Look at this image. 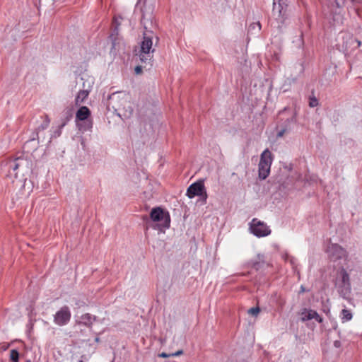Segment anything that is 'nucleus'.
<instances>
[{
    "label": "nucleus",
    "instance_id": "nucleus-1",
    "mask_svg": "<svg viewBox=\"0 0 362 362\" xmlns=\"http://www.w3.org/2000/svg\"><path fill=\"white\" fill-rule=\"evenodd\" d=\"M141 24L143 25L144 31L143 33V39L140 43V50L139 54V60L142 64L152 65L153 53L155 49L153 48V40H155V46L159 42V37L152 31L148 29L147 21L152 23L153 15L151 7L147 8L146 5L141 9Z\"/></svg>",
    "mask_w": 362,
    "mask_h": 362
},
{
    "label": "nucleus",
    "instance_id": "nucleus-2",
    "mask_svg": "<svg viewBox=\"0 0 362 362\" xmlns=\"http://www.w3.org/2000/svg\"><path fill=\"white\" fill-rule=\"evenodd\" d=\"M146 230L149 228L164 232L170 226V216L169 212L161 206L153 207L149 216L143 215L141 217Z\"/></svg>",
    "mask_w": 362,
    "mask_h": 362
},
{
    "label": "nucleus",
    "instance_id": "nucleus-3",
    "mask_svg": "<svg viewBox=\"0 0 362 362\" xmlns=\"http://www.w3.org/2000/svg\"><path fill=\"white\" fill-rule=\"evenodd\" d=\"M107 107H112L115 110L124 111V116L129 117L133 113V107L125 98H120V93L109 95L107 102Z\"/></svg>",
    "mask_w": 362,
    "mask_h": 362
},
{
    "label": "nucleus",
    "instance_id": "nucleus-4",
    "mask_svg": "<svg viewBox=\"0 0 362 362\" xmlns=\"http://www.w3.org/2000/svg\"><path fill=\"white\" fill-rule=\"evenodd\" d=\"M76 123L79 131H90L93 127L91 111L87 106L80 107L76 112Z\"/></svg>",
    "mask_w": 362,
    "mask_h": 362
},
{
    "label": "nucleus",
    "instance_id": "nucleus-5",
    "mask_svg": "<svg viewBox=\"0 0 362 362\" xmlns=\"http://www.w3.org/2000/svg\"><path fill=\"white\" fill-rule=\"evenodd\" d=\"M335 286L339 294H349L351 292L349 274L343 267L337 272Z\"/></svg>",
    "mask_w": 362,
    "mask_h": 362
},
{
    "label": "nucleus",
    "instance_id": "nucleus-6",
    "mask_svg": "<svg viewBox=\"0 0 362 362\" xmlns=\"http://www.w3.org/2000/svg\"><path fill=\"white\" fill-rule=\"evenodd\" d=\"M296 122L297 119L296 112L286 118H280L275 127L276 137L280 138L284 136L285 134L290 133Z\"/></svg>",
    "mask_w": 362,
    "mask_h": 362
},
{
    "label": "nucleus",
    "instance_id": "nucleus-7",
    "mask_svg": "<svg viewBox=\"0 0 362 362\" xmlns=\"http://www.w3.org/2000/svg\"><path fill=\"white\" fill-rule=\"evenodd\" d=\"M272 161V153L269 149H265L260 156L258 164V176L260 180H264L268 177Z\"/></svg>",
    "mask_w": 362,
    "mask_h": 362
},
{
    "label": "nucleus",
    "instance_id": "nucleus-8",
    "mask_svg": "<svg viewBox=\"0 0 362 362\" xmlns=\"http://www.w3.org/2000/svg\"><path fill=\"white\" fill-rule=\"evenodd\" d=\"M186 195L190 199L198 196L204 203H206L207 193L204 186V180H199L190 185L187 189Z\"/></svg>",
    "mask_w": 362,
    "mask_h": 362
},
{
    "label": "nucleus",
    "instance_id": "nucleus-9",
    "mask_svg": "<svg viewBox=\"0 0 362 362\" xmlns=\"http://www.w3.org/2000/svg\"><path fill=\"white\" fill-rule=\"evenodd\" d=\"M326 252L329 259L333 262H337L341 259L346 260L347 257L346 250L337 243H332L328 245Z\"/></svg>",
    "mask_w": 362,
    "mask_h": 362
},
{
    "label": "nucleus",
    "instance_id": "nucleus-10",
    "mask_svg": "<svg viewBox=\"0 0 362 362\" xmlns=\"http://www.w3.org/2000/svg\"><path fill=\"white\" fill-rule=\"evenodd\" d=\"M28 160L23 157H18L14 159H9L6 162L8 168V173L11 175V170L13 172L15 177H18V173H23L25 168H28Z\"/></svg>",
    "mask_w": 362,
    "mask_h": 362
},
{
    "label": "nucleus",
    "instance_id": "nucleus-11",
    "mask_svg": "<svg viewBox=\"0 0 362 362\" xmlns=\"http://www.w3.org/2000/svg\"><path fill=\"white\" fill-rule=\"evenodd\" d=\"M250 231L258 238L267 236L272 232L269 227L264 222L258 220L257 218H254L250 223Z\"/></svg>",
    "mask_w": 362,
    "mask_h": 362
},
{
    "label": "nucleus",
    "instance_id": "nucleus-12",
    "mask_svg": "<svg viewBox=\"0 0 362 362\" xmlns=\"http://www.w3.org/2000/svg\"><path fill=\"white\" fill-rule=\"evenodd\" d=\"M288 1L287 0H274L273 2V15L276 16V19L284 23L285 19L288 17Z\"/></svg>",
    "mask_w": 362,
    "mask_h": 362
},
{
    "label": "nucleus",
    "instance_id": "nucleus-13",
    "mask_svg": "<svg viewBox=\"0 0 362 362\" xmlns=\"http://www.w3.org/2000/svg\"><path fill=\"white\" fill-rule=\"evenodd\" d=\"M298 315L299 320L303 322L310 321L311 320H315L318 323L323 322V318L315 310L310 308H302L298 313Z\"/></svg>",
    "mask_w": 362,
    "mask_h": 362
},
{
    "label": "nucleus",
    "instance_id": "nucleus-14",
    "mask_svg": "<svg viewBox=\"0 0 362 362\" xmlns=\"http://www.w3.org/2000/svg\"><path fill=\"white\" fill-rule=\"evenodd\" d=\"M71 316V314L69 307L64 305L54 315V322L59 326H64L70 321Z\"/></svg>",
    "mask_w": 362,
    "mask_h": 362
},
{
    "label": "nucleus",
    "instance_id": "nucleus-15",
    "mask_svg": "<svg viewBox=\"0 0 362 362\" xmlns=\"http://www.w3.org/2000/svg\"><path fill=\"white\" fill-rule=\"evenodd\" d=\"M269 266V264L266 262L264 255L262 254H258L255 259H250L244 264L245 268L253 269L256 272L263 269L266 267Z\"/></svg>",
    "mask_w": 362,
    "mask_h": 362
},
{
    "label": "nucleus",
    "instance_id": "nucleus-16",
    "mask_svg": "<svg viewBox=\"0 0 362 362\" xmlns=\"http://www.w3.org/2000/svg\"><path fill=\"white\" fill-rule=\"evenodd\" d=\"M74 115V107H68L62 113L60 128H63Z\"/></svg>",
    "mask_w": 362,
    "mask_h": 362
},
{
    "label": "nucleus",
    "instance_id": "nucleus-17",
    "mask_svg": "<svg viewBox=\"0 0 362 362\" xmlns=\"http://www.w3.org/2000/svg\"><path fill=\"white\" fill-rule=\"evenodd\" d=\"M97 319L96 316H92L89 313H86L81 315V320L76 321L77 325H83L89 328L92 327L93 322Z\"/></svg>",
    "mask_w": 362,
    "mask_h": 362
},
{
    "label": "nucleus",
    "instance_id": "nucleus-18",
    "mask_svg": "<svg viewBox=\"0 0 362 362\" xmlns=\"http://www.w3.org/2000/svg\"><path fill=\"white\" fill-rule=\"evenodd\" d=\"M119 25L120 23L118 22L116 18H114L112 23L111 32L109 36V39L121 37L119 34Z\"/></svg>",
    "mask_w": 362,
    "mask_h": 362
},
{
    "label": "nucleus",
    "instance_id": "nucleus-19",
    "mask_svg": "<svg viewBox=\"0 0 362 362\" xmlns=\"http://www.w3.org/2000/svg\"><path fill=\"white\" fill-rule=\"evenodd\" d=\"M89 95V90H81L76 98H75V104L76 105H78L80 103H82L84 102V100L88 98Z\"/></svg>",
    "mask_w": 362,
    "mask_h": 362
},
{
    "label": "nucleus",
    "instance_id": "nucleus-20",
    "mask_svg": "<svg viewBox=\"0 0 362 362\" xmlns=\"http://www.w3.org/2000/svg\"><path fill=\"white\" fill-rule=\"evenodd\" d=\"M348 40L350 45L348 46V45H346V49L351 48V46H353V47H351L352 49H356L359 47L361 45V42L358 39L354 37L352 35H348ZM346 44H348V42H346Z\"/></svg>",
    "mask_w": 362,
    "mask_h": 362
},
{
    "label": "nucleus",
    "instance_id": "nucleus-21",
    "mask_svg": "<svg viewBox=\"0 0 362 362\" xmlns=\"http://www.w3.org/2000/svg\"><path fill=\"white\" fill-rule=\"evenodd\" d=\"M111 41L112 47L110 49L111 52H116L119 49L122 37L119 38H110Z\"/></svg>",
    "mask_w": 362,
    "mask_h": 362
},
{
    "label": "nucleus",
    "instance_id": "nucleus-22",
    "mask_svg": "<svg viewBox=\"0 0 362 362\" xmlns=\"http://www.w3.org/2000/svg\"><path fill=\"white\" fill-rule=\"evenodd\" d=\"M309 106L310 107H317L319 105L318 99L315 95V90H312L311 95L309 96Z\"/></svg>",
    "mask_w": 362,
    "mask_h": 362
},
{
    "label": "nucleus",
    "instance_id": "nucleus-23",
    "mask_svg": "<svg viewBox=\"0 0 362 362\" xmlns=\"http://www.w3.org/2000/svg\"><path fill=\"white\" fill-rule=\"evenodd\" d=\"M19 352L16 349H12L10 351V360L12 362H19Z\"/></svg>",
    "mask_w": 362,
    "mask_h": 362
},
{
    "label": "nucleus",
    "instance_id": "nucleus-24",
    "mask_svg": "<svg viewBox=\"0 0 362 362\" xmlns=\"http://www.w3.org/2000/svg\"><path fill=\"white\" fill-rule=\"evenodd\" d=\"M341 318L344 320L348 321L350 320L352 318V314L351 312L346 309H343L341 310Z\"/></svg>",
    "mask_w": 362,
    "mask_h": 362
},
{
    "label": "nucleus",
    "instance_id": "nucleus-25",
    "mask_svg": "<svg viewBox=\"0 0 362 362\" xmlns=\"http://www.w3.org/2000/svg\"><path fill=\"white\" fill-rule=\"evenodd\" d=\"M349 0H334L336 6L339 8H343L346 6V4ZM353 4L355 3L356 0H349Z\"/></svg>",
    "mask_w": 362,
    "mask_h": 362
},
{
    "label": "nucleus",
    "instance_id": "nucleus-26",
    "mask_svg": "<svg viewBox=\"0 0 362 362\" xmlns=\"http://www.w3.org/2000/svg\"><path fill=\"white\" fill-rule=\"evenodd\" d=\"M259 312H260V308H259V306L251 308L247 311L248 314H250L252 316H255V317H257L258 315V314L259 313Z\"/></svg>",
    "mask_w": 362,
    "mask_h": 362
},
{
    "label": "nucleus",
    "instance_id": "nucleus-27",
    "mask_svg": "<svg viewBox=\"0 0 362 362\" xmlns=\"http://www.w3.org/2000/svg\"><path fill=\"white\" fill-rule=\"evenodd\" d=\"M38 139H39V132L35 129V130L30 135V139L28 141V142L33 141L35 140H38Z\"/></svg>",
    "mask_w": 362,
    "mask_h": 362
},
{
    "label": "nucleus",
    "instance_id": "nucleus-28",
    "mask_svg": "<svg viewBox=\"0 0 362 362\" xmlns=\"http://www.w3.org/2000/svg\"><path fill=\"white\" fill-rule=\"evenodd\" d=\"M49 127L47 122H44L36 129L40 132L41 130H45Z\"/></svg>",
    "mask_w": 362,
    "mask_h": 362
},
{
    "label": "nucleus",
    "instance_id": "nucleus-29",
    "mask_svg": "<svg viewBox=\"0 0 362 362\" xmlns=\"http://www.w3.org/2000/svg\"><path fill=\"white\" fill-rule=\"evenodd\" d=\"M62 128H60V124H59L58 127V129L57 130H55L54 132V137L59 136L62 134Z\"/></svg>",
    "mask_w": 362,
    "mask_h": 362
},
{
    "label": "nucleus",
    "instance_id": "nucleus-30",
    "mask_svg": "<svg viewBox=\"0 0 362 362\" xmlns=\"http://www.w3.org/2000/svg\"><path fill=\"white\" fill-rule=\"evenodd\" d=\"M142 69H143L142 66H136L135 67V69H134L135 73H136V74H141V73H142Z\"/></svg>",
    "mask_w": 362,
    "mask_h": 362
},
{
    "label": "nucleus",
    "instance_id": "nucleus-31",
    "mask_svg": "<svg viewBox=\"0 0 362 362\" xmlns=\"http://www.w3.org/2000/svg\"><path fill=\"white\" fill-rule=\"evenodd\" d=\"M172 356L171 354H166L165 352H162L158 354V357L160 358H168Z\"/></svg>",
    "mask_w": 362,
    "mask_h": 362
},
{
    "label": "nucleus",
    "instance_id": "nucleus-32",
    "mask_svg": "<svg viewBox=\"0 0 362 362\" xmlns=\"http://www.w3.org/2000/svg\"><path fill=\"white\" fill-rule=\"evenodd\" d=\"M182 354H183V351L180 349V350L177 351L175 353H171V355H172V356H178L182 355Z\"/></svg>",
    "mask_w": 362,
    "mask_h": 362
},
{
    "label": "nucleus",
    "instance_id": "nucleus-33",
    "mask_svg": "<svg viewBox=\"0 0 362 362\" xmlns=\"http://www.w3.org/2000/svg\"><path fill=\"white\" fill-rule=\"evenodd\" d=\"M334 346L336 347V348H339L341 347V343L339 340H335L334 341Z\"/></svg>",
    "mask_w": 362,
    "mask_h": 362
},
{
    "label": "nucleus",
    "instance_id": "nucleus-34",
    "mask_svg": "<svg viewBox=\"0 0 362 362\" xmlns=\"http://www.w3.org/2000/svg\"><path fill=\"white\" fill-rule=\"evenodd\" d=\"M9 346H10V344H4L1 346V349L3 351H6L8 349Z\"/></svg>",
    "mask_w": 362,
    "mask_h": 362
},
{
    "label": "nucleus",
    "instance_id": "nucleus-35",
    "mask_svg": "<svg viewBox=\"0 0 362 362\" xmlns=\"http://www.w3.org/2000/svg\"><path fill=\"white\" fill-rule=\"evenodd\" d=\"M355 11H356V13L357 16L358 17L361 18V10L359 8H356Z\"/></svg>",
    "mask_w": 362,
    "mask_h": 362
},
{
    "label": "nucleus",
    "instance_id": "nucleus-36",
    "mask_svg": "<svg viewBox=\"0 0 362 362\" xmlns=\"http://www.w3.org/2000/svg\"><path fill=\"white\" fill-rule=\"evenodd\" d=\"M257 25L259 27V30L261 29V24L259 22L257 23H253L252 25H250V27H253V28H255V25Z\"/></svg>",
    "mask_w": 362,
    "mask_h": 362
},
{
    "label": "nucleus",
    "instance_id": "nucleus-37",
    "mask_svg": "<svg viewBox=\"0 0 362 362\" xmlns=\"http://www.w3.org/2000/svg\"><path fill=\"white\" fill-rule=\"evenodd\" d=\"M44 122H47V124L49 125L50 119H49L48 115H45V119Z\"/></svg>",
    "mask_w": 362,
    "mask_h": 362
},
{
    "label": "nucleus",
    "instance_id": "nucleus-38",
    "mask_svg": "<svg viewBox=\"0 0 362 362\" xmlns=\"http://www.w3.org/2000/svg\"><path fill=\"white\" fill-rule=\"evenodd\" d=\"M286 110H287V109L284 108L282 111L279 112V115H281L284 114Z\"/></svg>",
    "mask_w": 362,
    "mask_h": 362
},
{
    "label": "nucleus",
    "instance_id": "nucleus-39",
    "mask_svg": "<svg viewBox=\"0 0 362 362\" xmlns=\"http://www.w3.org/2000/svg\"><path fill=\"white\" fill-rule=\"evenodd\" d=\"M323 312L325 313L326 314H328L329 313V310L328 308H324Z\"/></svg>",
    "mask_w": 362,
    "mask_h": 362
},
{
    "label": "nucleus",
    "instance_id": "nucleus-40",
    "mask_svg": "<svg viewBox=\"0 0 362 362\" xmlns=\"http://www.w3.org/2000/svg\"><path fill=\"white\" fill-rule=\"evenodd\" d=\"M307 326L310 327V328H312V329H313L315 327L314 323H312L311 325L307 324Z\"/></svg>",
    "mask_w": 362,
    "mask_h": 362
},
{
    "label": "nucleus",
    "instance_id": "nucleus-41",
    "mask_svg": "<svg viewBox=\"0 0 362 362\" xmlns=\"http://www.w3.org/2000/svg\"><path fill=\"white\" fill-rule=\"evenodd\" d=\"M100 341V339L98 337L95 338V342L99 343Z\"/></svg>",
    "mask_w": 362,
    "mask_h": 362
},
{
    "label": "nucleus",
    "instance_id": "nucleus-42",
    "mask_svg": "<svg viewBox=\"0 0 362 362\" xmlns=\"http://www.w3.org/2000/svg\"><path fill=\"white\" fill-rule=\"evenodd\" d=\"M249 274H250V272H247V273H240V274H238V275H239V276H247Z\"/></svg>",
    "mask_w": 362,
    "mask_h": 362
},
{
    "label": "nucleus",
    "instance_id": "nucleus-43",
    "mask_svg": "<svg viewBox=\"0 0 362 362\" xmlns=\"http://www.w3.org/2000/svg\"><path fill=\"white\" fill-rule=\"evenodd\" d=\"M83 358H85V356L84 355L81 356V359L78 361V362H84V361L83 359Z\"/></svg>",
    "mask_w": 362,
    "mask_h": 362
},
{
    "label": "nucleus",
    "instance_id": "nucleus-44",
    "mask_svg": "<svg viewBox=\"0 0 362 362\" xmlns=\"http://www.w3.org/2000/svg\"><path fill=\"white\" fill-rule=\"evenodd\" d=\"M286 168H287V167ZM291 170H292V166H291V165H290V167L288 168V170L291 171Z\"/></svg>",
    "mask_w": 362,
    "mask_h": 362
},
{
    "label": "nucleus",
    "instance_id": "nucleus-45",
    "mask_svg": "<svg viewBox=\"0 0 362 362\" xmlns=\"http://www.w3.org/2000/svg\"><path fill=\"white\" fill-rule=\"evenodd\" d=\"M301 290L302 291H304V288L303 286H301Z\"/></svg>",
    "mask_w": 362,
    "mask_h": 362
},
{
    "label": "nucleus",
    "instance_id": "nucleus-46",
    "mask_svg": "<svg viewBox=\"0 0 362 362\" xmlns=\"http://www.w3.org/2000/svg\"><path fill=\"white\" fill-rule=\"evenodd\" d=\"M25 362H31L30 360L26 361Z\"/></svg>",
    "mask_w": 362,
    "mask_h": 362
}]
</instances>
